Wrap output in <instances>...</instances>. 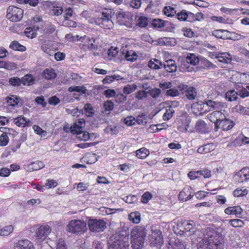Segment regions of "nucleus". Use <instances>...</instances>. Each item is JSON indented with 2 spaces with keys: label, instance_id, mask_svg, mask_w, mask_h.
<instances>
[{
  "label": "nucleus",
  "instance_id": "nucleus-1",
  "mask_svg": "<svg viewBox=\"0 0 249 249\" xmlns=\"http://www.w3.org/2000/svg\"><path fill=\"white\" fill-rule=\"evenodd\" d=\"M147 234L146 229L143 227L136 226L131 231V247L133 249H142L143 247Z\"/></svg>",
  "mask_w": 249,
  "mask_h": 249
},
{
  "label": "nucleus",
  "instance_id": "nucleus-2",
  "mask_svg": "<svg viewBox=\"0 0 249 249\" xmlns=\"http://www.w3.org/2000/svg\"><path fill=\"white\" fill-rule=\"evenodd\" d=\"M197 246L198 249H223L224 245L221 236L215 233L202 239Z\"/></svg>",
  "mask_w": 249,
  "mask_h": 249
},
{
  "label": "nucleus",
  "instance_id": "nucleus-3",
  "mask_svg": "<svg viewBox=\"0 0 249 249\" xmlns=\"http://www.w3.org/2000/svg\"><path fill=\"white\" fill-rule=\"evenodd\" d=\"M112 238L113 241L110 243L108 249H128L129 234L126 231L117 232Z\"/></svg>",
  "mask_w": 249,
  "mask_h": 249
},
{
  "label": "nucleus",
  "instance_id": "nucleus-4",
  "mask_svg": "<svg viewBox=\"0 0 249 249\" xmlns=\"http://www.w3.org/2000/svg\"><path fill=\"white\" fill-rule=\"evenodd\" d=\"M111 14L110 10L104 9L99 17L95 18L94 22L95 24L102 28L112 29L113 27V22L111 20Z\"/></svg>",
  "mask_w": 249,
  "mask_h": 249
},
{
  "label": "nucleus",
  "instance_id": "nucleus-5",
  "mask_svg": "<svg viewBox=\"0 0 249 249\" xmlns=\"http://www.w3.org/2000/svg\"><path fill=\"white\" fill-rule=\"evenodd\" d=\"M67 231L73 234H83L87 230V224L81 220H72L67 225Z\"/></svg>",
  "mask_w": 249,
  "mask_h": 249
},
{
  "label": "nucleus",
  "instance_id": "nucleus-6",
  "mask_svg": "<svg viewBox=\"0 0 249 249\" xmlns=\"http://www.w3.org/2000/svg\"><path fill=\"white\" fill-rule=\"evenodd\" d=\"M88 225L90 231L94 233L102 232L107 228V223L101 219H90L88 221Z\"/></svg>",
  "mask_w": 249,
  "mask_h": 249
},
{
  "label": "nucleus",
  "instance_id": "nucleus-7",
  "mask_svg": "<svg viewBox=\"0 0 249 249\" xmlns=\"http://www.w3.org/2000/svg\"><path fill=\"white\" fill-rule=\"evenodd\" d=\"M23 15V10L14 6H10L7 9L6 18L12 22L20 21Z\"/></svg>",
  "mask_w": 249,
  "mask_h": 249
},
{
  "label": "nucleus",
  "instance_id": "nucleus-8",
  "mask_svg": "<svg viewBox=\"0 0 249 249\" xmlns=\"http://www.w3.org/2000/svg\"><path fill=\"white\" fill-rule=\"evenodd\" d=\"M222 110L213 111L208 115V118L210 121L214 124V130L217 131L220 129L219 122L221 120L225 119L226 115L221 112Z\"/></svg>",
  "mask_w": 249,
  "mask_h": 249
},
{
  "label": "nucleus",
  "instance_id": "nucleus-9",
  "mask_svg": "<svg viewBox=\"0 0 249 249\" xmlns=\"http://www.w3.org/2000/svg\"><path fill=\"white\" fill-rule=\"evenodd\" d=\"M151 241L156 246H160L163 243V238L161 231L156 226L151 227Z\"/></svg>",
  "mask_w": 249,
  "mask_h": 249
},
{
  "label": "nucleus",
  "instance_id": "nucleus-10",
  "mask_svg": "<svg viewBox=\"0 0 249 249\" xmlns=\"http://www.w3.org/2000/svg\"><path fill=\"white\" fill-rule=\"evenodd\" d=\"M51 229L48 225L40 226L36 231V239L38 242L44 241L51 232Z\"/></svg>",
  "mask_w": 249,
  "mask_h": 249
},
{
  "label": "nucleus",
  "instance_id": "nucleus-11",
  "mask_svg": "<svg viewBox=\"0 0 249 249\" xmlns=\"http://www.w3.org/2000/svg\"><path fill=\"white\" fill-rule=\"evenodd\" d=\"M234 178L236 181L240 183L249 180V167L243 168L235 175Z\"/></svg>",
  "mask_w": 249,
  "mask_h": 249
},
{
  "label": "nucleus",
  "instance_id": "nucleus-12",
  "mask_svg": "<svg viewBox=\"0 0 249 249\" xmlns=\"http://www.w3.org/2000/svg\"><path fill=\"white\" fill-rule=\"evenodd\" d=\"M194 193L193 191L192 188L187 186L184 187L183 190L180 192L178 195L179 200L182 201H186L191 199L194 196Z\"/></svg>",
  "mask_w": 249,
  "mask_h": 249
},
{
  "label": "nucleus",
  "instance_id": "nucleus-13",
  "mask_svg": "<svg viewBox=\"0 0 249 249\" xmlns=\"http://www.w3.org/2000/svg\"><path fill=\"white\" fill-rule=\"evenodd\" d=\"M178 88L180 90L185 89V96L189 100H194L197 95L196 89L193 87H188L187 85L179 86Z\"/></svg>",
  "mask_w": 249,
  "mask_h": 249
},
{
  "label": "nucleus",
  "instance_id": "nucleus-14",
  "mask_svg": "<svg viewBox=\"0 0 249 249\" xmlns=\"http://www.w3.org/2000/svg\"><path fill=\"white\" fill-rule=\"evenodd\" d=\"M195 129L199 133L207 134L211 131V127L210 125H208L203 120H199L196 124Z\"/></svg>",
  "mask_w": 249,
  "mask_h": 249
},
{
  "label": "nucleus",
  "instance_id": "nucleus-15",
  "mask_svg": "<svg viewBox=\"0 0 249 249\" xmlns=\"http://www.w3.org/2000/svg\"><path fill=\"white\" fill-rule=\"evenodd\" d=\"M85 124V120L83 119H80L77 122H75L71 126L70 128V131L72 134L79 133L82 131Z\"/></svg>",
  "mask_w": 249,
  "mask_h": 249
},
{
  "label": "nucleus",
  "instance_id": "nucleus-16",
  "mask_svg": "<svg viewBox=\"0 0 249 249\" xmlns=\"http://www.w3.org/2000/svg\"><path fill=\"white\" fill-rule=\"evenodd\" d=\"M116 17L120 24L126 26H128L130 25V19L129 16L124 12H119L117 13Z\"/></svg>",
  "mask_w": 249,
  "mask_h": 249
},
{
  "label": "nucleus",
  "instance_id": "nucleus-17",
  "mask_svg": "<svg viewBox=\"0 0 249 249\" xmlns=\"http://www.w3.org/2000/svg\"><path fill=\"white\" fill-rule=\"evenodd\" d=\"M224 212L227 214H234L238 218H241V214L243 212V210L239 206L228 207L225 209Z\"/></svg>",
  "mask_w": 249,
  "mask_h": 249
},
{
  "label": "nucleus",
  "instance_id": "nucleus-18",
  "mask_svg": "<svg viewBox=\"0 0 249 249\" xmlns=\"http://www.w3.org/2000/svg\"><path fill=\"white\" fill-rule=\"evenodd\" d=\"M220 128H221L223 131H227L231 129L235 124L234 122L227 118V116H225V119L221 120L219 123Z\"/></svg>",
  "mask_w": 249,
  "mask_h": 249
},
{
  "label": "nucleus",
  "instance_id": "nucleus-19",
  "mask_svg": "<svg viewBox=\"0 0 249 249\" xmlns=\"http://www.w3.org/2000/svg\"><path fill=\"white\" fill-rule=\"evenodd\" d=\"M176 5L173 4L167 3L163 9L165 15L169 17H172L176 14Z\"/></svg>",
  "mask_w": 249,
  "mask_h": 249
},
{
  "label": "nucleus",
  "instance_id": "nucleus-20",
  "mask_svg": "<svg viewBox=\"0 0 249 249\" xmlns=\"http://www.w3.org/2000/svg\"><path fill=\"white\" fill-rule=\"evenodd\" d=\"M215 58L217 59L219 62L224 64H229L232 60L231 55L226 52L217 54L215 55Z\"/></svg>",
  "mask_w": 249,
  "mask_h": 249
},
{
  "label": "nucleus",
  "instance_id": "nucleus-21",
  "mask_svg": "<svg viewBox=\"0 0 249 249\" xmlns=\"http://www.w3.org/2000/svg\"><path fill=\"white\" fill-rule=\"evenodd\" d=\"M164 68L168 72H175L177 70V66L176 62L169 59L165 61L163 65Z\"/></svg>",
  "mask_w": 249,
  "mask_h": 249
},
{
  "label": "nucleus",
  "instance_id": "nucleus-22",
  "mask_svg": "<svg viewBox=\"0 0 249 249\" xmlns=\"http://www.w3.org/2000/svg\"><path fill=\"white\" fill-rule=\"evenodd\" d=\"M178 226L179 228L183 227L184 230L187 232L191 231L193 233L195 232V223L193 221L180 222L178 225Z\"/></svg>",
  "mask_w": 249,
  "mask_h": 249
},
{
  "label": "nucleus",
  "instance_id": "nucleus-23",
  "mask_svg": "<svg viewBox=\"0 0 249 249\" xmlns=\"http://www.w3.org/2000/svg\"><path fill=\"white\" fill-rule=\"evenodd\" d=\"M33 244L27 239L19 240L15 244V249H25L32 247Z\"/></svg>",
  "mask_w": 249,
  "mask_h": 249
},
{
  "label": "nucleus",
  "instance_id": "nucleus-24",
  "mask_svg": "<svg viewBox=\"0 0 249 249\" xmlns=\"http://www.w3.org/2000/svg\"><path fill=\"white\" fill-rule=\"evenodd\" d=\"M209 104H208V106H210L211 111H213L222 110L224 107V104L222 102L211 100H209Z\"/></svg>",
  "mask_w": 249,
  "mask_h": 249
},
{
  "label": "nucleus",
  "instance_id": "nucleus-25",
  "mask_svg": "<svg viewBox=\"0 0 249 249\" xmlns=\"http://www.w3.org/2000/svg\"><path fill=\"white\" fill-rule=\"evenodd\" d=\"M214 145L209 143L200 146L197 149V152L200 154H206L211 152L214 149Z\"/></svg>",
  "mask_w": 249,
  "mask_h": 249
},
{
  "label": "nucleus",
  "instance_id": "nucleus-26",
  "mask_svg": "<svg viewBox=\"0 0 249 249\" xmlns=\"http://www.w3.org/2000/svg\"><path fill=\"white\" fill-rule=\"evenodd\" d=\"M56 75L55 71L52 68L46 69L42 72L43 77L47 80L54 79Z\"/></svg>",
  "mask_w": 249,
  "mask_h": 249
},
{
  "label": "nucleus",
  "instance_id": "nucleus-27",
  "mask_svg": "<svg viewBox=\"0 0 249 249\" xmlns=\"http://www.w3.org/2000/svg\"><path fill=\"white\" fill-rule=\"evenodd\" d=\"M36 78L31 74L24 75L21 79L22 83L25 86H31L35 84Z\"/></svg>",
  "mask_w": 249,
  "mask_h": 249
},
{
  "label": "nucleus",
  "instance_id": "nucleus-28",
  "mask_svg": "<svg viewBox=\"0 0 249 249\" xmlns=\"http://www.w3.org/2000/svg\"><path fill=\"white\" fill-rule=\"evenodd\" d=\"M185 60L187 63L194 66L197 65L200 61V59L198 58V56H196L194 53H190L188 54L186 56Z\"/></svg>",
  "mask_w": 249,
  "mask_h": 249
},
{
  "label": "nucleus",
  "instance_id": "nucleus-29",
  "mask_svg": "<svg viewBox=\"0 0 249 249\" xmlns=\"http://www.w3.org/2000/svg\"><path fill=\"white\" fill-rule=\"evenodd\" d=\"M148 67L153 70H159L162 67V62L155 58L151 59L148 62Z\"/></svg>",
  "mask_w": 249,
  "mask_h": 249
},
{
  "label": "nucleus",
  "instance_id": "nucleus-30",
  "mask_svg": "<svg viewBox=\"0 0 249 249\" xmlns=\"http://www.w3.org/2000/svg\"><path fill=\"white\" fill-rule=\"evenodd\" d=\"M44 167L43 162L37 160L30 164L28 166V169L30 171L38 170Z\"/></svg>",
  "mask_w": 249,
  "mask_h": 249
},
{
  "label": "nucleus",
  "instance_id": "nucleus-31",
  "mask_svg": "<svg viewBox=\"0 0 249 249\" xmlns=\"http://www.w3.org/2000/svg\"><path fill=\"white\" fill-rule=\"evenodd\" d=\"M83 110L85 115L88 117L93 116L95 112L92 106L89 103H87L84 105Z\"/></svg>",
  "mask_w": 249,
  "mask_h": 249
},
{
  "label": "nucleus",
  "instance_id": "nucleus-32",
  "mask_svg": "<svg viewBox=\"0 0 249 249\" xmlns=\"http://www.w3.org/2000/svg\"><path fill=\"white\" fill-rule=\"evenodd\" d=\"M82 40H85V41L88 43L87 44L88 45V48L90 50L95 51L97 49V46L94 44L95 39L93 38L90 39L86 36H84L83 37Z\"/></svg>",
  "mask_w": 249,
  "mask_h": 249
},
{
  "label": "nucleus",
  "instance_id": "nucleus-33",
  "mask_svg": "<svg viewBox=\"0 0 249 249\" xmlns=\"http://www.w3.org/2000/svg\"><path fill=\"white\" fill-rule=\"evenodd\" d=\"M125 58L129 61L134 62L137 59L138 55L136 53L133 51H126L124 54Z\"/></svg>",
  "mask_w": 249,
  "mask_h": 249
},
{
  "label": "nucleus",
  "instance_id": "nucleus-34",
  "mask_svg": "<svg viewBox=\"0 0 249 249\" xmlns=\"http://www.w3.org/2000/svg\"><path fill=\"white\" fill-rule=\"evenodd\" d=\"M225 98L230 102L235 101L238 98V92L234 90H229L225 94Z\"/></svg>",
  "mask_w": 249,
  "mask_h": 249
},
{
  "label": "nucleus",
  "instance_id": "nucleus-35",
  "mask_svg": "<svg viewBox=\"0 0 249 249\" xmlns=\"http://www.w3.org/2000/svg\"><path fill=\"white\" fill-rule=\"evenodd\" d=\"M128 219L134 223L138 224L141 221V214L138 212L131 213L128 215Z\"/></svg>",
  "mask_w": 249,
  "mask_h": 249
},
{
  "label": "nucleus",
  "instance_id": "nucleus-36",
  "mask_svg": "<svg viewBox=\"0 0 249 249\" xmlns=\"http://www.w3.org/2000/svg\"><path fill=\"white\" fill-rule=\"evenodd\" d=\"M175 111L172 106H170L168 108L166 109L165 112L162 116V119L164 121H168L172 118L174 115Z\"/></svg>",
  "mask_w": 249,
  "mask_h": 249
},
{
  "label": "nucleus",
  "instance_id": "nucleus-37",
  "mask_svg": "<svg viewBox=\"0 0 249 249\" xmlns=\"http://www.w3.org/2000/svg\"><path fill=\"white\" fill-rule=\"evenodd\" d=\"M136 156L138 158L144 159L149 154V150L145 147H142L136 152Z\"/></svg>",
  "mask_w": 249,
  "mask_h": 249
},
{
  "label": "nucleus",
  "instance_id": "nucleus-38",
  "mask_svg": "<svg viewBox=\"0 0 249 249\" xmlns=\"http://www.w3.org/2000/svg\"><path fill=\"white\" fill-rule=\"evenodd\" d=\"M5 100L8 106L12 107L17 106L19 102L18 99L15 95H11L10 97H7L6 98Z\"/></svg>",
  "mask_w": 249,
  "mask_h": 249
},
{
  "label": "nucleus",
  "instance_id": "nucleus-39",
  "mask_svg": "<svg viewBox=\"0 0 249 249\" xmlns=\"http://www.w3.org/2000/svg\"><path fill=\"white\" fill-rule=\"evenodd\" d=\"M9 47L15 51L23 52L26 50L25 46L21 45L18 41L16 40L11 43Z\"/></svg>",
  "mask_w": 249,
  "mask_h": 249
},
{
  "label": "nucleus",
  "instance_id": "nucleus-40",
  "mask_svg": "<svg viewBox=\"0 0 249 249\" xmlns=\"http://www.w3.org/2000/svg\"><path fill=\"white\" fill-rule=\"evenodd\" d=\"M124 2L134 9L139 8L142 4L141 0H124Z\"/></svg>",
  "mask_w": 249,
  "mask_h": 249
},
{
  "label": "nucleus",
  "instance_id": "nucleus-41",
  "mask_svg": "<svg viewBox=\"0 0 249 249\" xmlns=\"http://www.w3.org/2000/svg\"><path fill=\"white\" fill-rule=\"evenodd\" d=\"M137 89V86L136 84H128L124 87L123 91L124 94L127 95L134 92Z\"/></svg>",
  "mask_w": 249,
  "mask_h": 249
},
{
  "label": "nucleus",
  "instance_id": "nucleus-42",
  "mask_svg": "<svg viewBox=\"0 0 249 249\" xmlns=\"http://www.w3.org/2000/svg\"><path fill=\"white\" fill-rule=\"evenodd\" d=\"M199 61H200L201 63L202 64V67H203L204 69H214L216 68V66L214 64L205 58H202L200 59Z\"/></svg>",
  "mask_w": 249,
  "mask_h": 249
},
{
  "label": "nucleus",
  "instance_id": "nucleus-43",
  "mask_svg": "<svg viewBox=\"0 0 249 249\" xmlns=\"http://www.w3.org/2000/svg\"><path fill=\"white\" fill-rule=\"evenodd\" d=\"M87 89L85 87H81V86H71L69 88L68 91L69 92H73L76 91L80 93V95L86 94L87 92Z\"/></svg>",
  "mask_w": 249,
  "mask_h": 249
},
{
  "label": "nucleus",
  "instance_id": "nucleus-44",
  "mask_svg": "<svg viewBox=\"0 0 249 249\" xmlns=\"http://www.w3.org/2000/svg\"><path fill=\"white\" fill-rule=\"evenodd\" d=\"M15 124L18 126L25 127L27 123H29V120L27 121L25 118L22 116H19L14 120Z\"/></svg>",
  "mask_w": 249,
  "mask_h": 249
},
{
  "label": "nucleus",
  "instance_id": "nucleus-45",
  "mask_svg": "<svg viewBox=\"0 0 249 249\" xmlns=\"http://www.w3.org/2000/svg\"><path fill=\"white\" fill-rule=\"evenodd\" d=\"M13 227L12 225L5 226L3 228L0 229V235L7 236L13 232Z\"/></svg>",
  "mask_w": 249,
  "mask_h": 249
},
{
  "label": "nucleus",
  "instance_id": "nucleus-46",
  "mask_svg": "<svg viewBox=\"0 0 249 249\" xmlns=\"http://www.w3.org/2000/svg\"><path fill=\"white\" fill-rule=\"evenodd\" d=\"M229 223L232 227L234 228H241L244 225V222L239 219L230 220Z\"/></svg>",
  "mask_w": 249,
  "mask_h": 249
},
{
  "label": "nucleus",
  "instance_id": "nucleus-47",
  "mask_svg": "<svg viewBox=\"0 0 249 249\" xmlns=\"http://www.w3.org/2000/svg\"><path fill=\"white\" fill-rule=\"evenodd\" d=\"M136 122L139 124L145 125L147 122V117L146 115L143 114H140L137 116Z\"/></svg>",
  "mask_w": 249,
  "mask_h": 249
},
{
  "label": "nucleus",
  "instance_id": "nucleus-48",
  "mask_svg": "<svg viewBox=\"0 0 249 249\" xmlns=\"http://www.w3.org/2000/svg\"><path fill=\"white\" fill-rule=\"evenodd\" d=\"M114 103L110 101L107 100L103 104L104 112H110L114 108Z\"/></svg>",
  "mask_w": 249,
  "mask_h": 249
},
{
  "label": "nucleus",
  "instance_id": "nucleus-49",
  "mask_svg": "<svg viewBox=\"0 0 249 249\" xmlns=\"http://www.w3.org/2000/svg\"><path fill=\"white\" fill-rule=\"evenodd\" d=\"M9 83L14 87H18L20 86L21 82V80L18 77H11L9 79L8 81Z\"/></svg>",
  "mask_w": 249,
  "mask_h": 249
},
{
  "label": "nucleus",
  "instance_id": "nucleus-50",
  "mask_svg": "<svg viewBox=\"0 0 249 249\" xmlns=\"http://www.w3.org/2000/svg\"><path fill=\"white\" fill-rule=\"evenodd\" d=\"M180 91L175 88H170L166 92V95L171 97H176L179 96Z\"/></svg>",
  "mask_w": 249,
  "mask_h": 249
},
{
  "label": "nucleus",
  "instance_id": "nucleus-51",
  "mask_svg": "<svg viewBox=\"0 0 249 249\" xmlns=\"http://www.w3.org/2000/svg\"><path fill=\"white\" fill-rule=\"evenodd\" d=\"M148 24V19L145 17H141L138 19L136 24L140 27H145Z\"/></svg>",
  "mask_w": 249,
  "mask_h": 249
},
{
  "label": "nucleus",
  "instance_id": "nucleus-52",
  "mask_svg": "<svg viewBox=\"0 0 249 249\" xmlns=\"http://www.w3.org/2000/svg\"><path fill=\"white\" fill-rule=\"evenodd\" d=\"M187 14L188 11L182 10L177 14L176 18L180 21H186Z\"/></svg>",
  "mask_w": 249,
  "mask_h": 249
},
{
  "label": "nucleus",
  "instance_id": "nucleus-53",
  "mask_svg": "<svg viewBox=\"0 0 249 249\" xmlns=\"http://www.w3.org/2000/svg\"><path fill=\"white\" fill-rule=\"evenodd\" d=\"M9 142V138L6 134V133H4L0 136V146H5Z\"/></svg>",
  "mask_w": 249,
  "mask_h": 249
},
{
  "label": "nucleus",
  "instance_id": "nucleus-54",
  "mask_svg": "<svg viewBox=\"0 0 249 249\" xmlns=\"http://www.w3.org/2000/svg\"><path fill=\"white\" fill-rule=\"evenodd\" d=\"M159 87L163 90L169 89L172 87V84L171 82L169 81H162L160 83Z\"/></svg>",
  "mask_w": 249,
  "mask_h": 249
},
{
  "label": "nucleus",
  "instance_id": "nucleus-55",
  "mask_svg": "<svg viewBox=\"0 0 249 249\" xmlns=\"http://www.w3.org/2000/svg\"><path fill=\"white\" fill-rule=\"evenodd\" d=\"M160 93V89L156 88H153L149 91V94L153 98H157L159 97Z\"/></svg>",
  "mask_w": 249,
  "mask_h": 249
},
{
  "label": "nucleus",
  "instance_id": "nucleus-56",
  "mask_svg": "<svg viewBox=\"0 0 249 249\" xmlns=\"http://www.w3.org/2000/svg\"><path fill=\"white\" fill-rule=\"evenodd\" d=\"M233 111L238 112L241 114L246 115V107H244L240 105H237L233 108Z\"/></svg>",
  "mask_w": 249,
  "mask_h": 249
},
{
  "label": "nucleus",
  "instance_id": "nucleus-57",
  "mask_svg": "<svg viewBox=\"0 0 249 249\" xmlns=\"http://www.w3.org/2000/svg\"><path fill=\"white\" fill-rule=\"evenodd\" d=\"M152 195L149 192L144 193L141 198V201L143 203H147L152 198Z\"/></svg>",
  "mask_w": 249,
  "mask_h": 249
},
{
  "label": "nucleus",
  "instance_id": "nucleus-58",
  "mask_svg": "<svg viewBox=\"0 0 249 249\" xmlns=\"http://www.w3.org/2000/svg\"><path fill=\"white\" fill-rule=\"evenodd\" d=\"M201 172L200 171H191L188 174V177L191 180H194L197 178L200 177Z\"/></svg>",
  "mask_w": 249,
  "mask_h": 249
},
{
  "label": "nucleus",
  "instance_id": "nucleus-59",
  "mask_svg": "<svg viewBox=\"0 0 249 249\" xmlns=\"http://www.w3.org/2000/svg\"><path fill=\"white\" fill-rule=\"evenodd\" d=\"M24 33L27 37L30 38L35 37L37 35L36 33L31 28H27Z\"/></svg>",
  "mask_w": 249,
  "mask_h": 249
},
{
  "label": "nucleus",
  "instance_id": "nucleus-60",
  "mask_svg": "<svg viewBox=\"0 0 249 249\" xmlns=\"http://www.w3.org/2000/svg\"><path fill=\"white\" fill-rule=\"evenodd\" d=\"M152 25L154 27L161 28L164 26V21L160 19H154L152 23Z\"/></svg>",
  "mask_w": 249,
  "mask_h": 249
},
{
  "label": "nucleus",
  "instance_id": "nucleus-61",
  "mask_svg": "<svg viewBox=\"0 0 249 249\" xmlns=\"http://www.w3.org/2000/svg\"><path fill=\"white\" fill-rule=\"evenodd\" d=\"M65 38L69 41H75L81 40L83 39V37H79V36H73L71 34H69L65 36Z\"/></svg>",
  "mask_w": 249,
  "mask_h": 249
},
{
  "label": "nucleus",
  "instance_id": "nucleus-62",
  "mask_svg": "<svg viewBox=\"0 0 249 249\" xmlns=\"http://www.w3.org/2000/svg\"><path fill=\"white\" fill-rule=\"evenodd\" d=\"M136 119L132 116H127L124 119V123L127 125H134L135 124Z\"/></svg>",
  "mask_w": 249,
  "mask_h": 249
},
{
  "label": "nucleus",
  "instance_id": "nucleus-63",
  "mask_svg": "<svg viewBox=\"0 0 249 249\" xmlns=\"http://www.w3.org/2000/svg\"><path fill=\"white\" fill-rule=\"evenodd\" d=\"M17 68V65L14 62H5L4 69L12 71L16 70Z\"/></svg>",
  "mask_w": 249,
  "mask_h": 249
},
{
  "label": "nucleus",
  "instance_id": "nucleus-64",
  "mask_svg": "<svg viewBox=\"0 0 249 249\" xmlns=\"http://www.w3.org/2000/svg\"><path fill=\"white\" fill-rule=\"evenodd\" d=\"M147 92L144 90H141L135 93V98L139 100H142L147 97Z\"/></svg>",
  "mask_w": 249,
  "mask_h": 249
}]
</instances>
